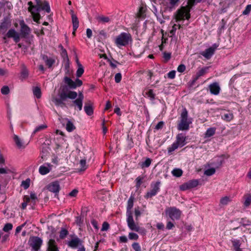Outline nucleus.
<instances>
[{
	"label": "nucleus",
	"mask_w": 251,
	"mask_h": 251,
	"mask_svg": "<svg viewBox=\"0 0 251 251\" xmlns=\"http://www.w3.org/2000/svg\"><path fill=\"white\" fill-rule=\"evenodd\" d=\"M160 182L159 181L156 182L153 184L152 183L151 184V189L147 193L146 196H145V198L148 199L155 196L160 189Z\"/></svg>",
	"instance_id": "nucleus-12"
},
{
	"label": "nucleus",
	"mask_w": 251,
	"mask_h": 251,
	"mask_svg": "<svg viewBox=\"0 0 251 251\" xmlns=\"http://www.w3.org/2000/svg\"><path fill=\"white\" fill-rule=\"evenodd\" d=\"M164 126V122L162 121L159 122L155 126V129L158 130L162 128Z\"/></svg>",
	"instance_id": "nucleus-63"
},
{
	"label": "nucleus",
	"mask_w": 251,
	"mask_h": 251,
	"mask_svg": "<svg viewBox=\"0 0 251 251\" xmlns=\"http://www.w3.org/2000/svg\"><path fill=\"white\" fill-rule=\"evenodd\" d=\"M231 242L234 250L240 248L241 246L240 241L239 240H233L231 241Z\"/></svg>",
	"instance_id": "nucleus-44"
},
{
	"label": "nucleus",
	"mask_w": 251,
	"mask_h": 251,
	"mask_svg": "<svg viewBox=\"0 0 251 251\" xmlns=\"http://www.w3.org/2000/svg\"><path fill=\"white\" fill-rule=\"evenodd\" d=\"M216 170L214 168H211L205 171L204 174L208 176H210L215 174Z\"/></svg>",
	"instance_id": "nucleus-46"
},
{
	"label": "nucleus",
	"mask_w": 251,
	"mask_h": 251,
	"mask_svg": "<svg viewBox=\"0 0 251 251\" xmlns=\"http://www.w3.org/2000/svg\"><path fill=\"white\" fill-rule=\"evenodd\" d=\"M10 23L7 21H4L0 25V30L4 32L5 31L7 28L10 26Z\"/></svg>",
	"instance_id": "nucleus-29"
},
{
	"label": "nucleus",
	"mask_w": 251,
	"mask_h": 251,
	"mask_svg": "<svg viewBox=\"0 0 251 251\" xmlns=\"http://www.w3.org/2000/svg\"><path fill=\"white\" fill-rule=\"evenodd\" d=\"M92 105L93 104L90 101H89L85 103L84 109L86 113L89 116H91L93 114V108Z\"/></svg>",
	"instance_id": "nucleus-21"
},
{
	"label": "nucleus",
	"mask_w": 251,
	"mask_h": 251,
	"mask_svg": "<svg viewBox=\"0 0 251 251\" xmlns=\"http://www.w3.org/2000/svg\"><path fill=\"white\" fill-rule=\"evenodd\" d=\"M221 117L223 120L227 122L231 121L234 118L232 112L229 110L226 111L225 112L222 114Z\"/></svg>",
	"instance_id": "nucleus-19"
},
{
	"label": "nucleus",
	"mask_w": 251,
	"mask_h": 251,
	"mask_svg": "<svg viewBox=\"0 0 251 251\" xmlns=\"http://www.w3.org/2000/svg\"><path fill=\"white\" fill-rule=\"evenodd\" d=\"M80 166L81 167V170L84 171L87 168L86 162L85 159H81L80 161Z\"/></svg>",
	"instance_id": "nucleus-49"
},
{
	"label": "nucleus",
	"mask_w": 251,
	"mask_h": 251,
	"mask_svg": "<svg viewBox=\"0 0 251 251\" xmlns=\"http://www.w3.org/2000/svg\"><path fill=\"white\" fill-rule=\"evenodd\" d=\"M151 162V159L150 158H147L144 162L141 163L140 166L142 168H148L150 166Z\"/></svg>",
	"instance_id": "nucleus-34"
},
{
	"label": "nucleus",
	"mask_w": 251,
	"mask_h": 251,
	"mask_svg": "<svg viewBox=\"0 0 251 251\" xmlns=\"http://www.w3.org/2000/svg\"><path fill=\"white\" fill-rule=\"evenodd\" d=\"M176 76V71H172L168 74V77L170 79H173Z\"/></svg>",
	"instance_id": "nucleus-60"
},
{
	"label": "nucleus",
	"mask_w": 251,
	"mask_h": 251,
	"mask_svg": "<svg viewBox=\"0 0 251 251\" xmlns=\"http://www.w3.org/2000/svg\"><path fill=\"white\" fill-rule=\"evenodd\" d=\"M133 199L132 197H130L127 201L126 211V222L127 226L132 231H135L141 234H145L146 231L145 228L140 227L135 223L133 220L132 211L131 210L133 206Z\"/></svg>",
	"instance_id": "nucleus-2"
},
{
	"label": "nucleus",
	"mask_w": 251,
	"mask_h": 251,
	"mask_svg": "<svg viewBox=\"0 0 251 251\" xmlns=\"http://www.w3.org/2000/svg\"><path fill=\"white\" fill-rule=\"evenodd\" d=\"M52 101L55 103V104L57 106H60L61 107H64L65 106V103L64 102V100H62L61 98H53Z\"/></svg>",
	"instance_id": "nucleus-24"
},
{
	"label": "nucleus",
	"mask_w": 251,
	"mask_h": 251,
	"mask_svg": "<svg viewBox=\"0 0 251 251\" xmlns=\"http://www.w3.org/2000/svg\"><path fill=\"white\" fill-rule=\"evenodd\" d=\"M208 69V67H204L201 70H200L196 74V78H195L194 81L197 80L200 76L204 75L206 73Z\"/></svg>",
	"instance_id": "nucleus-26"
},
{
	"label": "nucleus",
	"mask_w": 251,
	"mask_h": 251,
	"mask_svg": "<svg viewBox=\"0 0 251 251\" xmlns=\"http://www.w3.org/2000/svg\"><path fill=\"white\" fill-rule=\"evenodd\" d=\"M42 59L46 63V65L49 68H51L53 64H54L55 60L52 58H49L47 55H43L42 56Z\"/></svg>",
	"instance_id": "nucleus-22"
},
{
	"label": "nucleus",
	"mask_w": 251,
	"mask_h": 251,
	"mask_svg": "<svg viewBox=\"0 0 251 251\" xmlns=\"http://www.w3.org/2000/svg\"><path fill=\"white\" fill-rule=\"evenodd\" d=\"M144 179V177L142 176H138L136 178V187L137 188H139L141 184L143 182V180Z\"/></svg>",
	"instance_id": "nucleus-45"
},
{
	"label": "nucleus",
	"mask_w": 251,
	"mask_h": 251,
	"mask_svg": "<svg viewBox=\"0 0 251 251\" xmlns=\"http://www.w3.org/2000/svg\"><path fill=\"white\" fill-rule=\"evenodd\" d=\"M231 200L229 197L226 196L223 197L221 199L220 201V204L221 205H227L230 201Z\"/></svg>",
	"instance_id": "nucleus-31"
},
{
	"label": "nucleus",
	"mask_w": 251,
	"mask_h": 251,
	"mask_svg": "<svg viewBox=\"0 0 251 251\" xmlns=\"http://www.w3.org/2000/svg\"><path fill=\"white\" fill-rule=\"evenodd\" d=\"M166 213L172 220H175L179 219L181 212L175 207H170L166 209Z\"/></svg>",
	"instance_id": "nucleus-8"
},
{
	"label": "nucleus",
	"mask_w": 251,
	"mask_h": 251,
	"mask_svg": "<svg viewBox=\"0 0 251 251\" xmlns=\"http://www.w3.org/2000/svg\"><path fill=\"white\" fill-rule=\"evenodd\" d=\"M61 55L62 57L63 58L64 60H66L67 61H69V57L68 56L67 50L65 49L61 50L60 52Z\"/></svg>",
	"instance_id": "nucleus-43"
},
{
	"label": "nucleus",
	"mask_w": 251,
	"mask_h": 251,
	"mask_svg": "<svg viewBox=\"0 0 251 251\" xmlns=\"http://www.w3.org/2000/svg\"><path fill=\"white\" fill-rule=\"evenodd\" d=\"M97 20L99 22L102 23H108L110 21L109 18L105 16H99L97 18Z\"/></svg>",
	"instance_id": "nucleus-37"
},
{
	"label": "nucleus",
	"mask_w": 251,
	"mask_h": 251,
	"mask_svg": "<svg viewBox=\"0 0 251 251\" xmlns=\"http://www.w3.org/2000/svg\"><path fill=\"white\" fill-rule=\"evenodd\" d=\"M168 0H161L160 4L167 8H170V3L168 2Z\"/></svg>",
	"instance_id": "nucleus-61"
},
{
	"label": "nucleus",
	"mask_w": 251,
	"mask_h": 251,
	"mask_svg": "<svg viewBox=\"0 0 251 251\" xmlns=\"http://www.w3.org/2000/svg\"><path fill=\"white\" fill-rule=\"evenodd\" d=\"M78 193V190L76 189H74L69 193V196L72 197H75L76 196Z\"/></svg>",
	"instance_id": "nucleus-64"
},
{
	"label": "nucleus",
	"mask_w": 251,
	"mask_h": 251,
	"mask_svg": "<svg viewBox=\"0 0 251 251\" xmlns=\"http://www.w3.org/2000/svg\"><path fill=\"white\" fill-rule=\"evenodd\" d=\"M80 243V240L78 238L76 237L69 241L68 244V246L72 248H76L78 247Z\"/></svg>",
	"instance_id": "nucleus-23"
},
{
	"label": "nucleus",
	"mask_w": 251,
	"mask_h": 251,
	"mask_svg": "<svg viewBox=\"0 0 251 251\" xmlns=\"http://www.w3.org/2000/svg\"><path fill=\"white\" fill-rule=\"evenodd\" d=\"M13 227V226L10 223H7L5 225L3 228V230L5 232H8L9 230H11Z\"/></svg>",
	"instance_id": "nucleus-50"
},
{
	"label": "nucleus",
	"mask_w": 251,
	"mask_h": 251,
	"mask_svg": "<svg viewBox=\"0 0 251 251\" xmlns=\"http://www.w3.org/2000/svg\"><path fill=\"white\" fill-rule=\"evenodd\" d=\"M68 231L64 228H62L59 233V237L60 239H64L68 234Z\"/></svg>",
	"instance_id": "nucleus-36"
},
{
	"label": "nucleus",
	"mask_w": 251,
	"mask_h": 251,
	"mask_svg": "<svg viewBox=\"0 0 251 251\" xmlns=\"http://www.w3.org/2000/svg\"><path fill=\"white\" fill-rule=\"evenodd\" d=\"M64 82L71 89H75L78 87H80L83 83L82 80L78 78H76L74 81L67 76L64 77Z\"/></svg>",
	"instance_id": "nucleus-7"
},
{
	"label": "nucleus",
	"mask_w": 251,
	"mask_h": 251,
	"mask_svg": "<svg viewBox=\"0 0 251 251\" xmlns=\"http://www.w3.org/2000/svg\"><path fill=\"white\" fill-rule=\"evenodd\" d=\"M185 18L187 20L190 18V10L185 6H182L177 10L176 15V22H178L184 20Z\"/></svg>",
	"instance_id": "nucleus-6"
},
{
	"label": "nucleus",
	"mask_w": 251,
	"mask_h": 251,
	"mask_svg": "<svg viewBox=\"0 0 251 251\" xmlns=\"http://www.w3.org/2000/svg\"><path fill=\"white\" fill-rule=\"evenodd\" d=\"M13 139H14V140L17 146L19 148H25V146L23 145V142L19 138V137L17 135H14Z\"/></svg>",
	"instance_id": "nucleus-28"
},
{
	"label": "nucleus",
	"mask_w": 251,
	"mask_h": 251,
	"mask_svg": "<svg viewBox=\"0 0 251 251\" xmlns=\"http://www.w3.org/2000/svg\"><path fill=\"white\" fill-rule=\"evenodd\" d=\"M47 127L46 125H42L38 126H37L33 131V134H35L36 133L46 129Z\"/></svg>",
	"instance_id": "nucleus-41"
},
{
	"label": "nucleus",
	"mask_w": 251,
	"mask_h": 251,
	"mask_svg": "<svg viewBox=\"0 0 251 251\" xmlns=\"http://www.w3.org/2000/svg\"><path fill=\"white\" fill-rule=\"evenodd\" d=\"M186 67L184 64H180L177 67V71L180 73H183L185 71Z\"/></svg>",
	"instance_id": "nucleus-58"
},
{
	"label": "nucleus",
	"mask_w": 251,
	"mask_h": 251,
	"mask_svg": "<svg viewBox=\"0 0 251 251\" xmlns=\"http://www.w3.org/2000/svg\"><path fill=\"white\" fill-rule=\"evenodd\" d=\"M29 242L30 246L34 251H38L42 244V239L37 236L33 237L29 240Z\"/></svg>",
	"instance_id": "nucleus-11"
},
{
	"label": "nucleus",
	"mask_w": 251,
	"mask_h": 251,
	"mask_svg": "<svg viewBox=\"0 0 251 251\" xmlns=\"http://www.w3.org/2000/svg\"><path fill=\"white\" fill-rule=\"evenodd\" d=\"M188 111L185 108L182 109L180 115V120L177 126V129L179 130H187L189 128V125L191 124L188 118Z\"/></svg>",
	"instance_id": "nucleus-4"
},
{
	"label": "nucleus",
	"mask_w": 251,
	"mask_h": 251,
	"mask_svg": "<svg viewBox=\"0 0 251 251\" xmlns=\"http://www.w3.org/2000/svg\"><path fill=\"white\" fill-rule=\"evenodd\" d=\"M251 203V196L249 195L247 198H246V200L244 201V205L246 207L249 206Z\"/></svg>",
	"instance_id": "nucleus-53"
},
{
	"label": "nucleus",
	"mask_w": 251,
	"mask_h": 251,
	"mask_svg": "<svg viewBox=\"0 0 251 251\" xmlns=\"http://www.w3.org/2000/svg\"><path fill=\"white\" fill-rule=\"evenodd\" d=\"M58 95L62 100H65L67 98L74 100L76 98L77 93L75 91H69L68 92L65 88H63L58 94Z\"/></svg>",
	"instance_id": "nucleus-9"
},
{
	"label": "nucleus",
	"mask_w": 251,
	"mask_h": 251,
	"mask_svg": "<svg viewBox=\"0 0 251 251\" xmlns=\"http://www.w3.org/2000/svg\"><path fill=\"white\" fill-rule=\"evenodd\" d=\"M29 201L30 198H29V197L27 196H25L24 197V201L21 204V208L23 209H25L27 206V203L29 202Z\"/></svg>",
	"instance_id": "nucleus-39"
},
{
	"label": "nucleus",
	"mask_w": 251,
	"mask_h": 251,
	"mask_svg": "<svg viewBox=\"0 0 251 251\" xmlns=\"http://www.w3.org/2000/svg\"><path fill=\"white\" fill-rule=\"evenodd\" d=\"M216 131V128L210 127L207 129L205 132V137H210L215 134Z\"/></svg>",
	"instance_id": "nucleus-30"
},
{
	"label": "nucleus",
	"mask_w": 251,
	"mask_h": 251,
	"mask_svg": "<svg viewBox=\"0 0 251 251\" xmlns=\"http://www.w3.org/2000/svg\"><path fill=\"white\" fill-rule=\"evenodd\" d=\"M128 238L130 240H137L139 238V236L135 233L129 232L128 234Z\"/></svg>",
	"instance_id": "nucleus-47"
},
{
	"label": "nucleus",
	"mask_w": 251,
	"mask_h": 251,
	"mask_svg": "<svg viewBox=\"0 0 251 251\" xmlns=\"http://www.w3.org/2000/svg\"><path fill=\"white\" fill-rule=\"evenodd\" d=\"M251 11V4L248 5L246 8L243 11L242 14L244 15H247L249 14Z\"/></svg>",
	"instance_id": "nucleus-52"
},
{
	"label": "nucleus",
	"mask_w": 251,
	"mask_h": 251,
	"mask_svg": "<svg viewBox=\"0 0 251 251\" xmlns=\"http://www.w3.org/2000/svg\"><path fill=\"white\" fill-rule=\"evenodd\" d=\"M83 100L77 98L72 101L73 104L77 106L79 111L82 110Z\"/></svg>",
	"instance_id": "nucleus-27"
},
{
	"label": "nucleus",
	"mask_w": 251,
	"mask_h": 251,
	"mask_svg": "<svg viewBox=\"0 0 251 251\" xmlns=\"http://www.w3.org/2000/svg\"><path fill=\"white\" fill-rule=\"evenodd\" d=\"M47 189L50 192L54 193L55 196H58L60 188L59 182L57 181H53L47 186Z\"/></svg>",
	"instance_id": "nucleus-13"
},
{
	"label": "nucleus",
	"mask_w": 251,
	"mask_h": 251,
	"mask_svg": "<svg viewBox=\"0 0 251 251\" xmlns=\"http://www.w3.org/2000/svg\"><path fill=\"white\" fill-rule=\"evenodd\" d=\"M83 218L81 216H77L75 218V222L78 225H80L82 223Z\"/></svg>",
	"instance_id": "nucleus-62"
},
{
	"label": "nucleus",
	"mask_w": 251,
	"mask_h": 251,
	"mask_svg": "<svg viewBox=\"0 0 251 251\" xmlns=\"http://www.w3.org/2000/svg\"><path fill=\"white\" fill-rule=\"evenodd\" d=\"M28 76V71L26 68L24 67L21 73V79H25L27 78Z\"/></svg>",
	"instance_id": "nucleus-32"
},
{
	"label": "nucleus",
	"mask_w": 251,
	"mask_h": 251,
	"mask_svg": "<svg viewBox=\"0 0 251 251\" xmlns=\"http://www.w3.org/2000/svg\"><path fill=\"white\" fill-rule=\"evenodd\" d=\"M47 166L42 165L39 167V172L42 175H45L48 174L51 170L52 165L50 164L47 163Z\"/></svg>",
	"instance_id": "nucleus-18"
},
{
	"label": "nucleus",
	"mask_w": 251,
	"mask_h": 251,
	"mask_svg": "<svg viewBox=\"0 0 251 251\" xmlns=\"http://www.w3.org/2000/svg\"><path fill=\"white\" fill-rule=\"evenodd\" d=\"M217 48V46L214 44L212 47L206 49L204 51L201 52V54L208 59L214 54Z\"/></svg>",
	"instance_id": "nucleus-14"
},
{
	"label": "nucleus",
	"mask_w": 251,
	"mask_h": 251,
	"mask_svg": "<svg viewBox=\"0 0 251 251\" xmlns=\"http://www.w3.org/2000/svg\"><path fill=\"white\" fill-rule=\"evenodd\" d=\"M182 171L180 169H175L172 171L173 176L176 177H180L182 175Z\"/></svg>",
	"instance_id": "nucleus-40"
},
{
	"label": "nucleus",
	"mask_w": 251,
	"mask_h": 251,
	"mask_svg": "<svg viewBox=\"0 0 251 251\" xmlns=\"http://www.w3.org/2000/svg\"><path fill=\"white\" fill-rule=\"evenodd\" d=\"M109 227V225L107 222H104L102 224V228L101 229V231H106L108 230Z\"/></svg>",
	"instance_id": "nucleus-59"
},
{
	"label": "nucleus",
	"mask_w": 251,
	"mask_h": 251,
	"mask_svg": "<svg viewBox=\"0 0 251 251\" xmlns=\"http://www.w3.org/2000/svg\"><path fill=\"white\" fill-rule=\"evenodd\" d=\"M9 92V87L7 86H3L1 89V93L3 95H7Z\"/></svg>",
	"instance_id": "nucleus-54"
},
{
	"label": "nucleus",
	"mask_w": 251,
	"mask_h": 251,
	"mask_svg": "<svg viewBox=\"0 0 251 251\" xmlns=\"http://www.w3.org/2000/svg\"><path fill=\"white\" fill-rule=\"evenodd\" d=\"M6 35L8 38H13L16 43L20 41L19 34L14 29L9 30Z\"/></svg>",
	"instance_id": "nucleus-16"
},
{
	"label": "nucleus",
	"mask_w": 251,
	"mask_h": 251,
	"mask_svg": "<svg viewBox=\"0 0 251 251\" xmlns=\"http://www.w3.org/2000/svg\"><path fill=\"white\" fill-rule=\"evenodd\" d=\"M47 251H59L56 242L53 239H50L48 243Z\"/></svg>",
	"instance_id": "nucleus-20"
},
{
	"label": "nucleus",
	"mask_w": 251,
	"mask_h": 251,
	"mask_svg": "<svg viewBox=\"0 0 251 251\" xmlns=\"http://www.w3.org/2000/svg\"><path fill=\"white\" fill-rule=\"evenodd\" d=\"M196 0H188L187 2V5L186 6L187 8H189L190 10L191 8L194 6L195 4Z\"/></svg>",
	"instance_id": "nucleus-56"
},
{
	"label": "nucleus",
	"mask_w": 251,
	"mask_h": 251,
	"mask_svg": "<svg viewBox=\"0 0 251 251\" xmlns=\"http://www.w3.org/2000/svg\"><path fill=\"white\" fill-rule=\"evenodd\" d=\"M33 92L34 95L37 99H39V98H41V89H40V88L39 87H36L34 88Z\"/></svg>",
	"instance_id": "nucleus-35"
},
{
	"label": "nucleus",
	"mask_w": 251,
	"mask_h": 251,
	"mask_svg": "<svg viewBox=\"0 0 251 251\" xmlns=\"http://www.w3.org/2000/svg\"><path fill=\"white\" fill-rule=\"evenodd\" d=\"M180 0H170V9H172L175 7Z\"/></svg>",
	"instance_id": "nucleus-55"
},
{
	"label": "nucleus",
	"mask_w": 251,
	"mask_h": 251,
	"mask_svg": "<svg viewBox=\"0 0 251 251\" xmlns=\"http://www.w3.org/2000/svg\"><path fill=\"white\" fill-rule=\"evenodd\" d=\"M132 248L135 251H141V249L140 245L137 242H134L132 244Z\"/></svg>",
	"instance_id": "nucleus-51"
},
{
	"label": "nucleus",
	"mask_w": 251,
	"mask_h": 251,
	"mask_svg": "<svg viewBox=\"0 0 251 251\" xmlns=\"http://www.w3.org/2000/svg\"><path fill=\"white\" fill-rule=\"evenodd\" d=\"M84 73V69L81 64H78V68L76 71V75L77 77L81 76Z\"/></svg>",
	"instance_id": "nucleus-38"
},
{
	"label": "nucleus",
	"mask_w": 251,
	"mask_h": 251,
	"mask_svg": "<svg viewBox=\"0 0 251 251\" xmlns=\"http://www.w3.org/2000/svg\"><path fill=\"white\" fill-rule=\"evenodd\" d=\"M73 27L74 30H76L79 26V21L76 16L74 14L72 15Z\"/></svg>",
	"instance_id": "nucleus-25"
},
{
	"label": "nucleus",
	"mask_w": 251,
	"mask_h": 251,
	"mask_svg": "<svg viewBox=\"0 0 251 251\" xmlns=\"http://www.w3.org/2000/svg\"><path fill=\"white\" fill-rule=\"evenodd\" d=\"M75 126L70 120H68L67 123L66 124V130L69 132H72L75 129Z\"/></svg>",
	"instance_id": "nucleus-33"
},
{
	"label": "nucleus",
	"mask_w": 251,
	"mask_h": 251,
	"mask_svg": "<svg viewBox=\"0 0 251 251\" xmlns=\"http://www.w3.org/2000/svg\"><path fill=\"white\" fill-rule=\"evenodd\" d=\"M199 183V180L192 179L180 185L179 188L182 191H186L196 187Z\"/></svg>",
	"instance_id": "nucleus-10"
},
{
	"label": "nucleus",
	"mask_w": 251,
	"mask_h": 251,
	"mask_svg": "<svg viewBox=\"0 0 251 251\" xmlns=\"http://www.w3.org/2000/svg\"><path fill=\"white\" fill-rule=\"evenodd\" d=\"M35 4H33L31 1L27 3L28 11L31 13L34 22L39 23L41 18L39 12L41 11H45L48 13L50 12V6L49 2L46 0H35Z\"/></svg>",
	"instance_id": "nucleus-1"
},
{
	"label": "nucleus",
	"mask_w": 251,
	"mask_h": 251,
	"mask_svg": "<svg viewBox=\"0 0 251 251\" xmlns=\"http://www.w3.org/2000/svg\"><path fill=\"white\" fill-rule=\"evenodd\" d=\"M145 94L151 100H153L155 99V94L153 93L152 89L149 90V91L146 92Z\"/></svg>",
	"instance_id": "nucleus-42"
},
{
	"label": "nucleus",
	"mask_w": 251,
	"mask_h": 251,
	"mask_svg": "<svg viewBox=\"0 0 251 251\" xmlns=\"http://www.w3.org/2000/svg\"><path fill=\"white\" fill-rule=\"evenodd\" d=\"M30 179L29 178L26 179L25 180H24L22 182V186L24 187L25 189H27L29 187Z\"/></svg>",
	"instance_id": "nucleus-48"
},
{
	"label": "nucleus",
	"mask_w": 251,
	"mask_h": 251,
	"mask_svg": "<svg viewBox=\"0 0 251 251\" xmlns=\"http://www.w3.org/2000/svg\"><path fill=\"white\" fill-rule=\"evenodd\" d=\"M186 137L183 133H179L176 135V141L168 148V153L171 154L173 151L179 147H182L186 144Z\"/></svg>",
	"instance_id": "nucleus-5"
},
{
	"label": "nucleus",
	"mask_w": 251,
	"mask_h": 251,
	"mask_svg": "<svg viewBox=\"0 0 251 251\" xmlns=\"http://www.w3.org/2000/svg\"><path fill=\"white\" fill-rule=\"evenodd\" d=\"M122 79V75L121 73H117L115 75V81L116 83H119Z\"/></svg>",
	"instance_id": "nucleus-57"
},
{
	"label": "nucleus",
	"mask_w": 251,
	"mask_h": 251,
	"mask_svg": "<svg viewBox=\"0 0 251 251\" xmlns=\"http://www.w3.org/2000/svg\"><path fill=\"white\" fill-rule=\"evenodd\" d=\"M210 92L212 94L217 95L219 94L220 87L217 82H214L209 86Z\"/></svg>",
	"instance_id": "nucleus-17"
},
{
	"label": "nucleus",
	"mask_w": 251,
	"mask_h": 251,
	"mask_svg": "<svg viewBox=\"0 0 251 251\" xmlns=\"http://www.w3.org/2000/svg\"><path fill=\"white\" fill-rule=\"evenodd\" d=\"M132 41V37L130 33L122 32L116 37L115 43L118 47L120 48L122 46H127Z\"/></svg>",
	"instance_id": "nucleus-3"
},
{
	"label": "nucleus",
	"mask_w": 251,
	"mask_h": 251,
	"mask_svg": "<svg viewBox=\"0 0 251 251\" xmlns=\"http://www.w3.org/2000/svg\"><path fill=\"white\" fill-rule=\"evenodd\" d=\"M21 32L24 36H26L30 33V28L25 23L23 20L20 21Z\"/></svg>",
	"instance_id": "nucleus-15"
}]
</instances>
